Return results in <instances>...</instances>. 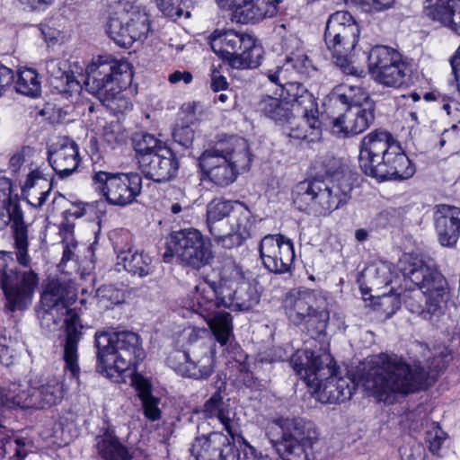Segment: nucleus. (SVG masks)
<instances>
[{"label": "nucleus", "instance_id": "obj_22", "mask_svg": "<svg viewBox=\"0 0 460 460\" xmlns=\"http://www.w3.org/2000/svg\"><path fill=\"white\" fill-rule=\"evenodd\" d=\"M149 31L147 14L138 7L131 6L116 12L110 17L107 32L119 46L129 48L135 41L145 39Z\"/></svg>", "mask_w": 460, "mask_h": 460}, {"label": "nucleus", "instance_id": "obj_6", "mask_svg": "<svg viewBox=\"0 0 460 460\" xmlns=\"http://www.w3.org/2000/svg\"><path fill=\"white\" fill-rule=\"evenodd\" d=\"M85 73L86 90L97 96L111 112L119 114L131 110L132 103L122 91L132 80L128 62L99 57L87 66Z\"/></svg>", "mask_w": 460, "mask_h": 460}, {"label": "nucleus", "instance_id": "obj_64", "mask_svg": "<svg viewBox=\"0 0 460 460\" xmlns=\"http://www.w3.org/2000/svg\"><path fill=\"white\" fill-rule=\"evenodd\" d=\"M93 208V204L78 203L74 208L69 209V214L76 218L84 217L88 210Z\"/></svg>", "mask_w": 460, "mask_h": 460}, {"label": "nucleus", "instance_id": "obj_53", "mask_svg": "<svg viewBox=\"0 0 460 460\" xmlns=\"http://www.w3.org/2000/svg\"><path fill=\"white\" fill-rule=\"evenodd\" d=\"M233 460H273L266 453L257 450L254 447L247 444L242 453L235 447Z\"/></svg>", "mask_w": 460, "mask_h": 460}, {"label": "nucleus", "instance_id": "obj_35", "mask_svg": "<svg viewBox=\"0 0 460 460\" xmlns=\"http://www.w3.org/2000/svg\"><path fill=\"white\" fill-rule=\"evenodd\" d=\"M238 201L223 199H213L207 206V226L210 234L217 241L222 237V231L226 223H221L225 218L227 220L230 214H233Z\"/></svg>", "mask_w": 460, "mask_h": 460}, {"label": "nucleus", "instance_id": "obj_24", "mask_svg": "<svg viewBox=\"0 0 460 460\" xmlns=\"http://www.w3.org/2000/svg\"><path fill=\"white\" fill-rule=\"evenodd\" d=\"M315 294L312 291H300L286 300V312L289 320L296 324H305L318 332L325 329L329 313L325 309L314 307Z\"/></svg>", "mask_w": 460, "mask_h": 460}, {"label": "nucleus", "instance_id": "obj_23", "mask_svg": "<svg viewBox=\"0 0 460 460\" xmlns=\"http://www.w3.org/2000/svg\"><path fill=\"white\" fill-rule=\"evenodd\" d=\"M215 346H200L190 351L173 350L167 362L171 368L184 377L206 379L214 372Z\"/></svg>", "mask_w": 460, "mask_h": 460}, {"label": "nucleus", "instance_id": "obj_62", "mask_svg": "<svg viewBox=\"0 0 460 460\" xmlns=\"http://www.w3.org/2000/svg\"><path fill=\"white\" fill-rule=\"evenodd\" d=\"M168 81L171 84L183 82L184 84H188L192 81V75L188 71L177 70L169 75Z\"/></svg>", "mask_w": 460, "mask_h": 460}, {"label": "nucleus", "instance_id": "obj_31", "mask_svg": "<svg viewBox=\"0 0 460 460\" xmlns=\"http://www.w3.org/2000/svg\"><path fill=\"white\" fill-rule=\"evenodd\" d=\"M435 226L443 246H453L460 236V208L440 204L436 207Z\"/></svg>", "mask_w": 460, "mask_h": 460}, {"label": "nucleus", "instance_id": "obj_33", "mask_svg": "<svg viewBox=\"0 0 460 460\" xmlns=\"http://www.w3.org/2000/svg\"><path fill=\"white\" fill-rule=\"evenodd\" d=\"M258 111L274 120L278 124H288L290 127L285 128L288 134L291 128H297L298 119L292 118L290 103L277 97L270 95L263 96L257 105Z\"/></svg>", "mask_w": 460, "mask_h": 460}, {"label": "nucleus", "instance_id": "obj_38", "mask_svg": "<svg viewBox=\"0 0 460 460\" xmlns=\"http://www.w3.org/2000/svg\"><path fill=\"white\" fill-rule=\"evenodd\" d=\"M41 35L49 49L60 46L70 39V31L61 19H51L41 24Z\"/></svg>", "mask_w": 460, "mask_h": 460}, {"label": "nucleus", "instance_id": "obj_25", "mask_svg": "<svg viewBox=\"0 0 460 460\" xmlns=\"http://www.w3.org/2000/svg\"><path fill=\"white\" fill-rule=\"evenodd\" d=\"M260 255L263 266L273 273L290 271L295 260L292 241L282 234H268L260 243Z\"/></svg>", "mask_w": 460, "mask_h": 460}, {"label": "nucleus", "instance_id": "obj_56", "mask_svg": "<svg viewBox=\"0 0 460 460\" xmlns=\"http://www.w3.org/2000/svg\"><path fill=\"white\" fill-rule=\"evenodd\" d=\"M145 416L150 420H157L161 417L159 409L160 400L156 397L149 396L141 399Z\"/></svg>", "mask_w": 460, "mask_h": 460}, {"label": "nucleus", "instance_id": "obj_12", "mask_svg": "<svg viewBox=\"0 0 460 460\" xmlns=\"http://www.w3.org/2000/svg\"><path fill=\"white\" fill-rule=\"evenodd\" d=\"M208 43L213 52L233 68H254L261 64L263 49L252 34L217 28L208 37Z\"/></svg>", "mask_w": 460, "mask_h": 460}, {"label": "nucleus", "instance_id": "obj_1", "mask_svg": "<svg viewBox=\"0 0 460 460\" xmlns=\"http://www.w3.org/2000/svg\"><path fill=\"white\" fill-rule=\"evenodd\" d=\"M76 301V289L73 283L49 280L41 294V304L47 312L65 314L66 338L62 342L64 371L66 377L49 376L22 385V394L3 400L8 406L21 408H45L56 405L64 398L72 385L79 384L78 344L83 328L76 307L70 308Z\"/></svg>", "mask_w": 460, "mask_h": 460}, {"label": "nucleus", "instance_id": "obj_36", "mask_svg": "<svg viewBox=\"0 0 460 460\" xmlns=\"http://www.w3.org/2000/svg\"><path fill=\"white\" fill-rule=\"evenodd\" d=\"M121 265L128 272L141 278L153 272L152 258L144 252L128 249L117 255V266Z\"/></svg>", "mask_w": 460, "mask_h": 460}, {"label": "nucleus", "instance_id": "obj_14", "mask_svg": "<svg viewBox=\"0 0 460 460\" xmlns=\"http://www.w3.org/2000/svg\"><path fill=\"white\" fill-rule=\"evenodd\" d=\"M220 288L224 307L249 311L261 301L258 285L248 280L242 268L233 261L225 262L220 268Z\"/></svg>", "mask_w": 460, "mask_h": 460}, {"label": "nucleus", "instance_id": "obj_8", "mask_svg": "<svg viewBox=\"0 0 460 460\" xmlns=\"http://www.w3.org/2000/svg\"><path fill=\"white\" fill-rule=\"evenodd\" d=\"M351 186L344 177L305 180L295 185L292 200L300 211L314 217H326L346 204Z\"/></svg>", "mask_w": 460, "mask_h": 460}, {"label": "nucleus", "instance_id": "obj_39", "mask_svg": "<svg viewBox=\"0 0 460 460\" xmlns=\"http://www.w3.org/2000/svg\"><path fill=\"white\" fill-rule=\"evenodd\" d=\"M94 130L100 138L111 148H115L127 139V133L122 125L118 121L108 123L104 119H100Z\"/></svg>", "mask_w": 460, "mask_h": 460}, {"label": "nucleus", "instance_id": "obj_2", "mask_svg": "<svg viewBox=\"0 0 460 460\" xmlns=\"http://www.w3.org/2000/svg\"><path fill=\"white\" fill-rule=\"evenodd\" d=\"M447 349H438L432 360L428 358V370L420 361L413 366L396 355H382L377 365L361 379L362 386L368 395L377 401L392 404L399 397L420 390L428 377L435 376L445 367L449 359Z\"/></svg>", "mask_w": 460, "mask_h": 460}, {"label": "nucleus", "instance_id": "obj_58", "mask_svg": "<svg viewBox=\"0 0 460 460\" xmlns=\"http://www.w3.org/2000/svg\"><path fill=\"white\" fill-rule=\"evenodd\" d=\"M13 341L6 337H0V363L4 366H10L14 357Z\"/></svg>", "mask_w": 460, "mask_h": 460}, {"label": "nucleus", "instance_id": "obj_16", "mask_svg": "<svg viewBox=\"0 0 460 460\" xmlns=\"http://www.w3.org/2000/svg\"><path fill=\"white\" fill-rule=\"evenodd\" d=\"M367 67L372 78L385 86L401 88L411 83V66L394 49L373 47L367 55Z\"/></svg>", "mask_w": 460, "mask_h": 460}, {"label": "nucleus", "instance_id": "obj_54", "mask_svg": "<svg viewBox=\"0 0 460 460\" xmlns=\"http://www.w3.org/2000/svg\"><path fill=\"white\" fill-rule=\"evenodd\" d=\"M13 192L12 181L5 175L0 173V208L7 209L10 212L11 194Z\"/></svg>", "mask_w": 460, "mask_h": 460}, {"label": "nucleus", "instance_id": "obj_61", "mask_svg": "<svg viewBox=\"0 0 460 460\" xmlns=\"http://www.w3.org/2000/svg\"><path fill=\"white\" fill-rule=\"evenodd\" d=\"M227 81L220 71L213 66L211 69V88L215 92L223 91L227 87Z\"/></svg>", "mask_w": 460, "mask_h": 460}, {"label": "nucleus", "instance_id": "obj_49", "mask_svg": "<svg viewBox=\"0 0 460 460\" xmlns=\"http://www.w3.org/2000/svg\"><path fill=\"white\" fill-rule=\"evenodd\" d=\"M367 270L374 275L375 279H373L372 285L377 288L381 286H387L393 282L392 265L388 262H379Z\"/></svg>", "mask_w": 460, "mask_h": 460}, {"label": "nucleus", "instance_id": "obj_48", "mask_svg": "<svg viewBox=\"0 0 460 460\" xmlns=\"http://www.w3.org/2000/svg\"><path fill=\"white\" fill-rule=\"evenodd\" d=\"M399 453L401 460H426L424 446L413 438L400 447Z\"/></svg>", "mask_w": 460, "mask_h": 460}, {"label": "nucleus", "instance_id": "obj_7", "mask_svg": "<svg viewBox=\"0 0 460 460\" xmlns=\"http://www.w3.org/2000/svg\"><path fill=\"white\" fill-rule=\"evenodd\" d=\"M95 347L98 371L110 378L136 368L145 358L140 337L131 332H97Z\"/></svg>", "mask_w": 460, "mask_h": 460}, {"label": "nucleus", "instance_id": "obj_47", "mask_svg": "<svg viewBox=\"0 0 460 460\" xmlns=\"http://www.w3.org/2000/svg\"><path fill=\"white\" fill-rule=\"evenodd\" d=\"M426 441L432 454L442 456V451L447 444V436L438 426H433L427 432Z\"/></svg>", "mask_w": 460, "mask_h": 460}, {"label": "nucleus", "instance_id": "obj_43", "mask_svg": "<svg viewBox=\"0 0 460 460\" xmlns=\"http://www.w3.org/2000/svg\"><path fill=\"white\" fill-rule=\"evenodd\" d=\"M25 172L24 180L21 181V188L31 190L36 187L40 179H48L52 181V172L50 168L45 164H31L28 168H23Z\"/></svg>", "mask_w": 460, "mask_h": 460}, {"label": "nucleus", "instance_id": "obj_13", "mask_svg": "<svg viewBox=\"0 0 460 460\" xmlns=\"http://www.w3.org/2000/svg\"><path fill=\"white\" fill-rule=\"evenodd\" d=\"M135 150L143 174L154 181L164 182L173 179L179 170L176 155L162 140L151 134H144L137 141Z\"/></svg>", "mask_w": 460, "mask_h": 460}, {"label": "nucleus", "instance_id": "obj_29", "mask_svg": "<svg viewBox=\"0 0 460 460\" xmlns=\"http://www.w3.org/2000/svg\"><path fill=\"white\" fill-rule=\"evenodd\" d=\"M201 412L210 425L220 424L230 436L237 433L240 417L236 407L229 398L225 399L220 391H217L205 402Z\"/></svg>", "mask_w": 460, "mask_h": 460}, {"label": "nucleus", "instance_id": "obj_20", "mask_svg": "<svg viewBox=\"0 0 460 460\" xmlns=\"http://www.w3.org/2000/svg\"><path fill=\"white\" fill-rule=\"evenodd\" d=\"M287 92L290 99L293 112L299 113L303 110V117L298 119L297 128H291L288 136L296 139H306L314 142L321 137V123L317 111L314 108L313 96L305 87L297 82L288 79L279 84Z\"/></svg>", "mask_w": 460, "mask_h": 460}, {"label": "nucleus", "instance_id": "obj_57", "mask_svg": "<svg viewBox=\"0 0 460 460\" xmlns=\"http://www.w3.org/2000/svg\"><path fill=\"white\" fill-rule=\"evenodd\" d=\"M194 135V129L189 125L176 127L172 133L174 141L185 147L191 145Z\"/></svg>", "mask_w": 460, "mask_h": 460}, {"label": "nucleus", "instance_id": "obj_27", "mask_svg": "<svg viewBox=\"0 0 460 460\" xmlns=\"http://www.w3.org/2000/svg\"><path fill=\"white\" fill-rule=\"evenodd\" d=\"M255 223L256 219L252 211L243 203L238 202L233 214L226 221L222 237H218L217 242L226 248L239 246L251 237Z\"/></svg>", "mask_w": 460, "mask_h": 460}, {"label": "nucleus", "instance_id": "obj_15", "mask_svg": "<svg viewBox=\"0 0 460 460\" xmlns=\"http://www.w3.org/2000/svg\"><path fill=\"white\" fill-rule=\"evenodd\" d=\"M272 427L281 429L282 436L275 447L283 460H310L316 430L312 422L302 418H279Z\"/></svg>", "mask_w": 460, "mask_h": 460}, {"label": "nucleus", "instance_id": "obj_26", "mask_svg": "<svg viewBox=\"0 0 460 460\" xmlns=\"http://www.w3.org/2000/svg\"><path fill=\"white\" fill-rule=\"evenodd\" d=\"M234 448V436L214 431L197 437L190 453L195 460H233Z\"/></svg>", "mask_w": 460, "mask_h": 460}, {"label": "nucleus", "instance_id": "obj_60", "mask_svg": "<svg viewBox=\"0 0 460 460\" xmlns=\"http://www.w3.org/2000/svg\"><path fill=\"white\" fill-rule=\"evenodd\" d=\"M14 74L12 69L0 64V97L3 96L13 83Z\"/></svg>", "mask_w": 460, "mask_h": 460}, {"label": "nucleus", "instance_id": "obj_10", "mask_svg": "<svg viewBox=\"0 0 460 460\" xmlns=\"http://www.w3.org/2000/svg\"><path fill=\"white\" fill-rule=\"evenodd\" d=\"M220 270L218 279H206L199 282L183 300V307L203 318L208 323L216 341L226 345L233 335V320L229 313L220 310Z\"/></svg>", "mask_w": 460, "mask_h": 460}, {"label": "nucleus", "instance_id": "obj_32", "mask_svg": "<svg viewBox=\"0 0 460 460\" xmlns=\"http://www.w3.org/2000/svg\"><path fill=\"white\" fill-rule=\"evenodd\" d=\"M82 68L76 63L71 65L66 60L51 58L46 62V71L52 78V84L63 91H77L80 82L75 74L80 75Z\"/></svg>", "mask_w": 460, "mask_h": 460}, {"label": "nucleus", "instance_id": "obj_52", "mask_svg": "<svg viewBox=\"0 0 460 460\" xmlns=\"http://www.w3.org/2000/svg\"><path fill=\"white\" fill-rule=\"evenodd\" d=\"M60 232L63 235L64 252L63 259L70 260L73 254V250L76 246V243L74 239V226L72 224L65 223L60 228Z\"/></svg>", "mask_w": 460, "mask_h": 460}, {"label": "nucleus", "instance_id": "obj_55", "mask_svg": "<svg viewBox=\"0 0 460 460\" xmlns=\"http://www.w3.org/2000/svg\"><path fill=\"white\" fill-rule=\"evenodd\" d=\"M443 110L452 118L453 121L457 123L453 124L451 129L447 131V134L456 132L460 135V103L451 100L443 104Z\"/></svg>", "mask_w": 460, "mask_h": 460}, {"label": "nucleus", "instance_id": "obj_17", "mask_svg": "<svg viewBox=\"0 0 460 460\" xmlns=\"http://www.w3.org/2000/svg\"><path fill=\"white\" fill-rule=\"evenodd\" d=\"M11 252L0 251V288L4 290L6 307L12 311H23L32 303L39 284L38 275L32 270L13 271Z\"/></svg>", "mask_w": 460, "mask_h": 460}, {"label": "nucleus", "instance_id": "obj_41", "mask_svg": "<svg viewBox=\"0 0 460 460\" xmlns=\"http://www.w3.org/2000/svg\"><path fill=\"white\" fill-rule=\"evenodd\" d=\"M208 334L205 328L199 327H187L178 337L177 346L179 349L176 350L190 351L193 348H197L199 350L200 346H213L212 344H207L204 337Z\"/></svg>", "mask_w": 460, "mask_h": 460}, {"label": "nucleus", "instance_id": "obj_42", "mask_svg": "<svg viewBox=\"0 0 460 460\" xmlns=\"http://www.w3.org/2000/svg\"><path fill=\"white\" fill-rule=\"evenodd\" d=\"M51 182L52 181L48 179H40L36 187H32L29 190L28 189L21 188L22 194L32 207H41L50 193L52 188Z\"/></svg>", "mask_w": 460, "mask_h": 460}, {"label": "nucleus", "instance_id": "obj_50", "mask_svg": "<svg viewBox=\"0 0 460 460\" xmlns=\"http://www.w3.org/2000/svg\"><path fill=\"white\" fill-rule=\"evenodd\" d=\"M155 2L159 10L168 17L177 19L190 16V12H184L181 7V0H155Z\"/></svg>", "mask_w": 460, "mask_h": 460}, {"label": "nucleus", "instance_id": "obj_5", "mask_svg": "<svg viewBox=\"0 0 460 460\" xmlns=\"http://www.w3.org/2000/svg\"><path fill=\"white\" fill-rule=\"evenodd\" d=\"M358 161L365 174L381 181L407 180L415 172L400 143L387 131L374 130L363 137Z\"/></svg>", "mask_w": 460, "mask_h": 460}, {"label": "nucleus", "instance_id": "obj_45", "mask_svg": "<svg viewBox=\"0 0 460 460\" xmlns=\"http://www.w3.org/2000/svg\"><path fill=\"white\" fill-rule=\"evenodd\" d=\"M96 296L102 308H110L124 301V291L113 285H103L96 291Z\"/></svg>", "mask_w": 460, "mask_h": 460}, {"label": "nucleus", "instance_id": "obj_11", "mask_svg": "<svg viewBox=\"0 0 460 460\" xmlns=\"http://www.w3.org/2000/svg\"><path fill=\"white\" fill-rule=\"evenodd\" d=\"M359 35V26L348 12H335L326 22L324 41L332 58L343 73L357 77L365 75L364 68L356 64L352 55Z\"/></svg>", "mask_w": 460, "mask_h": 460}, {"label": "nucleus", "instance_id": "obj_63", "mask_svg": "<svg viewBox=\"0 0 460 460\" xmlns=\"http://www.w3.org/2000/svg\"><path fill=\"white\" fill-rule=\"evenodd\" d=\"M19 2L32 10H44L52 4L53 0H19Z\"/></svg>", "mask_w": 460, "mask_h": 460}, {"label": "nucleus", "instance_id": "obj_44", "mask_svg": "<svg viewBox=\"0 0 460 460\" xmlns=\"http://www.w3.org/2000/svg\"><path fill=\"white\" fill-rule=\"evenodd\" d=\"M344 107L346 108L345 112L336 118H333L331 122L332 133L343 137L359 134L358 128H355V123L352 119L349 107Z\"/></svg>", "mask_w": 460, "mask_h": 460}, {"label": "nucleus", "instance_id": "obj_30", "mask_svg": "<svg viewBox=\"0 0 460 460\" xmlns=\"http://www.w3.org/2000/svg\"><path fill=\"white\" fill-rule=\"evenodd\" d=\"M47 155L48 166L61 177L70 175L80 164L78 145L68 137H60L51 143Z\"/></svg>", "mask_w": 460, "mask_h": 460}, {"label": "nucleus", "instance_id": "obj_46", "mask_svg": "<svg viewBox=\"0 0 460 460\" xmlns=\"http://www.w3.org/2000/svg\"><path fill=\"white\" fill-rule=\"evenodd\" d=\"M401 301L402 299L398 293L384 294L378 296L376 309L388 318L399 309Z\"/></svg>", "mask_w": 460, "mask_h": 460}, {"label": "nucleus", "instance_id": "obj_21", "mask_svg": "<svg viewBox=\"0 0 460 460\" xmlns=\"http://www.w3.org/2000/svg\"><path fill=\"white\" fill-rule=\"evenodd\" d=\"M328 102L331 106L341 103L349 107L359 134L367 129L375 119L374 103L360 86L349 84L337 85L328 95Z\"/></svg>", "mask_w": 460, "mask_h": 460}, {"label": "nucleus", "instance_id": "obj_9", "mask_svg": "<svg viewBox=\"0 0 460 460\" xmlns=\"http://www.w3.org/2000/svg\"><path fill=\"white\" fill-rule=\"evenodd\" d=\"M251 161L246 140L236 137L204 151L199 159V165L203 179L225 187L233 183L239 173L248 170Z\"/></svg>", "mask_w": 460, "mask_h": 460}, {"label": "nucleus", "instance_id": "obj_40", "mask_svg": "<svg viewBox=\"0 0 460 460\" xmlns=\"http://www.w3.org/2000/svg\"><path fill=\"white\" fill-rule=\"evenodd\" d=\"M15 89L19 93L30 97H36L41 90L39 75L32 68H22L19 70L15 83Z\"/></svg>", "mask_w": 460, "mask_h": 460}, {"label": "nucleus", "instance_id": "obj_59", "mask_svg": "<svg viewBox=\"0 0 460 460\" xmlns=\"http://www.w3.org/2000/svg\"><path fill=\"white\" fill-rule=\"evenodd\" d=\"M132 385L136 388V390L138 392V396L141 399L152 396L151 394V383L149 379L146 377H144L143 376L139 374H135L132 376Z\"/></svg>", "mask_w": 460, "mask_h": 460}, {"label": "nucleus", "instance_id": "obj_34", "mask_svg": "<svg viewBox=\"0 0 460 460\" xmlns=\"http://www.w3.org/2000/svg\"><path fill=\"white\" fill-rule=\"evenodd\" d=\"M299 41L295 40L296 50L291 52L286 58V63L283 66H277L275 70H269L268 78L274 84H281V81L290 78L289 69L292 68L299 74H305L311 67V62L304 53L303 49L298 48Z\"/></svg>", "mask_w": 460, "mask_h": 460}, {"label": "nucleus", "instance_id": "obj_19", "mask_svg": "<svg viewBox=\"0 0 460 460\" xmlns=\"http://www.w3.org/2000/svg\"><path fill=\"white\" fill-rule=\"evenodd\" d=\"M93 188L108 204L126 207L136 201L142 190V178L137 172L95 171L92 175Z\"/></svg>", "mask_w": 460, "mask_h": 460}, {"label": "nucleus", "instance_id": "obj_3", "mask_svg": "<svg viewBox=\"0 0 460 460\" xmlns=\"http://www.w3.org/2000/svg\"><path fill=\"white\" fill-rule=\"evenodd\" d=\"M405 288L398 292L406 308L426 320L434 321L441 314L447 284L435 262L405 253L398 262Z\"/></svg>", "mask_w": 460, "mask_h": 460}, {"label": "nucleus", "instance_id": "obj_28", "mask_svg": "<svg viewBox=\"0 0 460 460\" xmlns=\"http://www.w3.org/2000/svg\"><path fill=\"white\" fill-rule=\"evenodd\" d=\"M219 8L232 11L237 22H256L277 13L278 0H216Z\"/></svg>", "mask_w": 460, "mask_h": 460}, {"label": "nucleus", "instance_id": "obj_51", "mask_svg": "<svg viewBox=\"0 0 460 460\" xmlns=\"http://www.w3.org/2000/svg\"><path fill=\"white\" fill-rule=\"evenodd\" d=\"M60 232L63 235L64 252L63 259L70 260L73 254V250L76 246V243L74 239V226L72 224L65 223L60 228Z\"/></svg>", "mask_w": 460, "mask_h": 460}, {"label": "nucleus", "instance_id": "obj_18", "mask_svg": "<svg viewBox=\"0 0 460 460\" xmlns=\"http://www.w3.org/2000/svg\"><path fill=\"white\" fill-rule=\"evenodd\" d=\"M164 257L167 262L171 261V258L177 257L182 263L194 269L210 264L214 258L210 241L194 228L172 232L167 239Z\"/></svg>", "mask_w": 460, "mask_h": 460}, {"label": "nucleus", "instance_id": "obj_37", "mask_svg": "<svg viewBox=\"0 0 460 460\" xmlns=\"http://www.w3.org/2000/svg\"><path fill=\"white\" fill-rule=\"evenodd\" d=\"M97 449L104 460H140V453H129L111 431H107L97 438Z\"/></svg>", "mask_w": 460, "mask_h": 460}, {"label": "nucleus", "instance_id": "obj_4", "mask_svg": "<svg viewBox=\"0 0 460 460\" xmlns=\"http://www.w3.org/2000/svg\"><path fill=\"white\" fill-rule=\"evenodd\" d=\"M291 364L322 403L343 402L351 397L358 386L350 375L338 373L332 357L327 352L314 356L307 349L297 350Z\"/></svg>", "mask_w": 460, "mask_h": 460}]
</instances>
